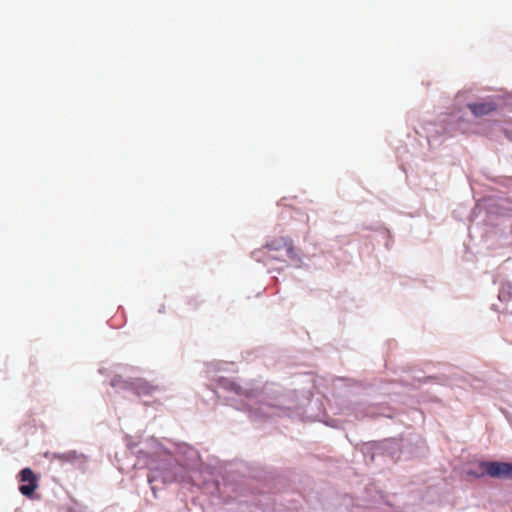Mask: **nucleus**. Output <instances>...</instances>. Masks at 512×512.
<instances>
[{"label": "nucleus", "mask_w": 512, "mask_h": 512, "mask_svg": "<svg viewBox=\"0 0 512 512\" xmlns=\"http://www.w3.org/2000/svg\"><path fill=\"white\" fill-rule=\"evenodd\" d=\"M499 300L500 301H506V300H511L512 301V298L510 297V293L505 291L504 289H501L500 292H499ZM504 311L506 313H512V304H511V307H508L506 306L504 308Z\"/></svg>", "instance_id": "7"}, {"label": "nucleus", "mask_w": 512, "mask_h": 512, "mask_svg": "<svg viewBox=\"0 0 512 512\" xmlns=\"http://www.w3.org/2000/svg\"><path fill=\"white\" fill-rule=\"evenodd\" d=\"M468 108L471 110L473 115L481 117L488 115L496 110L497 105L493 101H483L477 103L468 104Z\"/></svg>", "instance_id": "5"}, {"label": "nucleus", "mask_w": 512, "mask_h": 512, "mask_svg": "<svg viewBox=\"0 0 512 512\" xmlns=\"http://www.w3.org/2000/svg\"><path fill=\"white\" fill-rule=\"evenodd\" d=\"M252 256L265 265L273 261L286 263L289 260L297 259L293 241L288 237H277L270 240L262 248L253 251Z\"/></svg>", "instance_id": "1"}, {"label": "nucleus", "mask_w": 512, "mask_h": 512, "mask_svg": "<svg viewBox=\"0 0 512 512\" xmlns=\"http://www.w3.org/2000/svg\"><path fill=\"white\" fill-rule=\"evenodd\" d=\"M467 474L475 477L488 475L497 479H512V463L482 461L478 464V471H468Z\"/></svg>", "instance_id": "2"}, {"label": "nucleus", "mask_w": 512, "mask_h": 512, "mask_svg": "<svg viewBox=\"0 0 512 512\" xmlns=\"http://www.w3.org/2000/svg\"><path fill=\"white\" fill-rule=\"evenodd\" d=\"M182 469V466L177 463L164 464L162 469L151 468L148 475V481L151 484L152 489L155 491L157 487L155 483L158 481H161L164 484L179 481L180 478L178 476V472L182 471Z\"/></svg>", "instance_id": "3"}, {"label": "nucleus", "mask_w": 512, "mask_h": 512, "mask_svg": "<svg viewBox=\"0 0 512 512\" xmlns=\"http://www.w3.org/2000/svg\"><path fill=\"white\" fill-rule=\"evenodd\" d=\"M133 388L139 396L151 395L158 387L151 385L145 380L137 379L133 382Z\"/></svg>", "instance_id": "6"}, {"label": "nucleus", "mask_w": 512, "mask_h": 512, "mask_svg": "<svg viewBox=\"0 0 512 512\" xmlns=\"http://www.w3.org/2000/svg\"><path fill=\"white\" fill-rule=\"evenodd\" d=\"M18 478L21 482L27 483L19 487V491L26 497H32L38 488V479L31 468H24L19 472Z\"/></svg>", "instance_id": "4"}]
</instances>
